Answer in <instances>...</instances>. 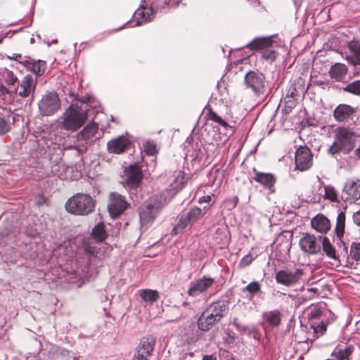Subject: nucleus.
<instances>
[{
	"label": "nucleus",
	"mask_w": 360,
	"mask_h": 360,
	"mask_svg": "<svg viewBox=\"0 0 360 360\" xmlns=\"http://www.w3.org/2000/svg\"><path fill=\"white\" fill-rule=\"evenodd\" d=\"M91 236L98 242L103 241L107 237L104 224L103 222L98 223L92 229Z\"/></svg>",
	"instance_id": "obj_36"
},
{
	"label": "nucleus",
	"mask_w": 360,
	"mask_h": 360,
	"mask_svg": "<svg viewBox=\"0 0 360 360\" xmlns=\"http://www.w3.org/2000/svg\"><path fill=\"white\" fill-rule=\"evenodd\" d=\"M207 117L209 120L217 123L222 127H224L225 129L230 127L229 124L226 121L223 120L220 116L218 115L217 113L214 112L212 109H210L207 113Z\"/></svg>",
	"instance_id": "obj_43"
},
{
	"label": "nucleus",
	"mask_w": 360,
	"mask_h": 360,
	"mask_svg": "<svg viewBox=\"0 0 360 360\" xmlns=\"http://www.w3.org/2000/svg\"><path fill=\"white\" fill-rule=\"evenodd\" d=\"M126 179L124 184L128 191L131 198L134 202H139L141 195L139 193L143 179V173L137 163L129 165L125 169Z\"/></svg>",
	"instance_id": "obj_4"
},
{
	"label": "nucleus",
	"mask_w": 360,
	"mask_h": 360,
	"mask_svg": "<svg viewBox=\"0 0 360 360\" xmlns=\"http://www.w3.org/2000/svg\"><path fill=\"white\" fill-rule=\"evenodd\" d=\"M163 206L162 197L158 195H152L148 200L139 208V219L141 228H147Z\"/></svg>",
	"instance_id": "obj_6"
},
{
	"label": "nucleus",
	"mask_w": 360,
	"mask_h": 360,
	"mask_svg": "<svg viewBox=\"0 0 360 360\" xmlns=\"http://www.w3.org/2000/svg\"><path fill=\"white\" fill-rule=\"evenodd\" d=\"M354 350V347L352 345H347L344 348L338 345L335 347L330 356H333L335 360H349Z\"/></svg>",
	"instance_id": "obj_34"
},
{
	"label": "nucleus",
	"mask_w": 360,
	"mask_h": 360,
	"mask_svg": "<svg viewBox=\"0 0 360 360\" xmlns=\"http://www.w3.org/2000/svg\"><path fill=\"white\" fill-rule=\"evenodd\" d=\"M184 230H183L179 226L176 224L172 229L171 231V234L172 236H176L177 234L183 233Z\"/></svg>",
	"instance_id": "obj_54"
},
{
	"label": "nucleus",
	"mask_w": 360,
	"mask_h": 360,
	"mask_svg": "<svg viewBox=\"0 0 360 360\" xmlns=\"http://www.w3.org/2000/svg\"><path fill=\"white\" fill-rule=\"evenodd\" d=\"M348 68L346 65L340 63H336L331 65L328 75L332 79H335L337 82L347 83V81H345L346 78Z\"/></svg>",
	"instance_id": "obj_29"
},
{
	"label": "nucleus",
	"mask_w": 360,
	"mask_h": 360,
	"mask_svg": "<svg viewBox=\"0 0 360 360\" xmlns=\"http://www.w3.org/2000/svg\"><path fill=\"white\" fill-rule=\"evenodd\" d=\"M27 360H41L39 353H30L27 356Z\"/></svg>",
	"instance_id": "obj_56"
},
{
	"label": "nucleus",
	"mask_w": 360,
	"mask_h": 360,
	"mask_svg": "<svg viewBox=\"0 0 360 360\" xmlns=\"http://www.w3.org/2000/svg\"><path fill=\"white\" fill-rule=\"evenodd\" d=\"M328 309L325 303H317L311 305L306 311L307 324L313 329L314 333L318 335H322L326 331L327 324L325 322Z\"/></svg>",
	"instance_id": "obj_3"
},
{
	"label": "nucleus",
	"mask_w": 360,
	"mask_h": 360,
	"mask_svg": "<svg viewBox=\"0 0 360 360\" xmlns=\"http://www.w3.org/2000/svg\"><path fill=\"white\" fill-rule=\"evenodd\" d=\"M155 14V11L151 6H144L143 10L140 12V18L137 19L135 26L141 25L143 22L150 21Z\"/></svg>",
	"instance_id": "obj_37"
},
{
	"label": "nucleus",
	"mask_w": 360,
	"mask_h": 360,
	"mask_svg": "<svg viewBox=\"0 0 360 360\" xmlns=\"http://www.w3.org/2000/svg\"><path fill=\"white\" fill-rule=\"evenodd\" d=\"M155 342V339L151 336L142 338L131 360H148V357L152 355Z\"/></svg>",
	"instance_id": "obj_17"
},
{
	"label": "nucleus",
	"mask_w": 360,
	"mask_h": 360,
	"mask_svg": "<svg viewBox=\"0 0 360 360\" xmlns=\"http://www.w3.org/2000/svg\"><path fill=\"white\" fill-rule=\"evenodd\" d=\"M319 240H321V246L323 252L330 259H333L340 264L339 255L335 247L330 243L327 236H319Z\"/></svg>",
	"instance_id": "obj_33"
},
{
	"label": "nucleus",
	"mask_w": 360,
	"mask_h": 360,
	"mask_svg": "<svg viewBox=\"0 0 360 360\" xmlns=\"http://www.w3.org/2000/svg\"><path fill=\"white\" fill-rule=\"evenodd\" d=\"M295 103L296 100H294L293 98L285 99V106L283 109V111L285 114L290 113L292 111V110L295 108Z\"/></svg>",
	"instance_id": "obj_48"
},
{
	"label": "nucleus",
	"mask_w": 360,
	"mask_h": 360,
	"mask_svg": "<svg viewBox=\"0 0 360 360\" xmlns=\"http://www.w3.org/2000/svg\"><path fill=\"white\" fill-rule=\"evenodd\" d=\"M305 91L304 80L301 77L297 78L289 86L285 99L293 98L294 100L297 101L299 98L304 96Z\"/></svg>",
	"instance_id": "obj_26"
},
{
	"label": "nucleus",
	"mask_w": 360,
	"mask_h": 360,
	"mask_svg": "<svg viewBox=\"0 0 360 360\" xmlns=\"http://www.w3.org/2000/svg\"><path fill=\"white\" fill-rule=\"evenodd\" d=\"M60 105L58 94L55 91H49L38 102L39 113L43 117L52 116L58 111Z\"/></svg>",
	"instance_id": "obj_8"
},
{
	"label": "nucleus",
	"mask_w": 360,
	"mask_h": 360,
	"mask_svg": "<svg viewBox=\"0 0 360 360\" xmlns=\"http://www.w3.org/2000/svg\"><path fill=\"white\" fill-rule=\"evenodd\" d=\"M324 198L332 202H340L338 193L334 186L331 185L324 186Z\"/></svg>",
	"instance_id": "obj_41"
},
{
	"label": "nucleus",
	"mask_w": 360,
	"mask_h": 360,
	"mask_svg": "<svg viewBox=\"0 0 360 360\" xmlns=\"http://www.w3.org/2000/svg\"><path fill=\"white\" fill-rule=\"evenodd\" d=\"M253 260V257L251 254H247L240 261L238 266L240 268H245L249 266Z\"/></svg>",
	"instance_id": "obj_51"
},
{
	"label": "nucleus",
	"mask_w": 360,
	"mask_h": 360,
	"mask_svg": "<svg viewBox=\"0 0 360 360\" xmlns=\"http://www.w3.org/2000/svg\"><path fill=\"white\" fill-rule=\"evenodd\" d=\"M248 1H250L252 4H254L256 6L259 5V0H248Z\"/></svg>",
	"instance_id": "obj_62"
},
{
	"label": "nucleus",
	"mask_w": 360,
	"mask_h": 360,
	"mask_svg": "<svg viewBox=\"0 0 360 360\" xmlns=\"http://www.w3.org/2000/svg\"><path fill=\"white\" fill-rule=\"evenodd\" d=\"M344 91L354 96H360V79L348 83L341 88Z\"/></svg>",
	"instance_id": "obj_42"
},
{
	"label": "nucleus",
	"mask_w": 360,
	"mask_h": 360,
	"mask_svg": "<svg viewBox=\"0 0 360 360\" xmlns=\"http://www.w3.org/2000/svg\"><path fill=\"white\" fill-rule=\"evenodd\" d=\"M241 290L242 292L247 293V298L252 300L255 296L262 293L261 284L257 281H253L243 287Z\"/></svg>",
	"instance_id": "obj_35"
},
{
	"label": "nucleus",
	"mask_w": 360,
	"mask_h": 360,
	"mask_svg": "<svg viewBox=\"0 0 360 360\" xmlns=\"http://www.w3.org/2000/svg\"><path fill=\"white\" fill-rule=\"evenodd\" d=\"M354 155L360 160V147L354 150Z\"/></svg>",
	"instance_id": "obj_60"
},
{
	"label": "nucleus",
	"mask_w": 360,
	"mask_h": 360,
	"mask_svg": "<svg viewBox=\"0 0 360 360\" xmlns=\"http://www.w3.org/2000/svg\"><path fill=\"white\" fill-rule=\"evenodd\" d=\"M187 180L188 176H186V174H185V173L183 171H178L175 176V179L171 184V187L172 189L175 190L176 191H178L179 190L183 188Z\"/></svg>",
	"instance_id": "obj_38"
},
{
	"label": "nucleus",
	"mask_w": 360,
	"mask_h": 360,
	"mask_svg": "<svg viewBox=\"0 0 360 360\" xmlns=\"http://www.w3.org/2000/svg\"><path fill=\"white\" fill-rule=\"evenodd\" d=\"M51 172L54 176H56L59 178H61L63 176V171L60 169V166L58 165H56L52 167Z\"/></svg>",
	"instance_id": "obj_52"
},
{
	"label": "nucleus",
	"mask_w": 360,
	"mask_h": 360,
	"mask_svg": "<svg viewBox=\"0 0 360 360\" xmlns=\"http://www.w3.org/2000/svg\"><path fill=\"white\" fill-rule=\"evenodd\" d=\"M238 201V197H235L234 200H233L234 206L236 205Z\"/></svg>",
	"instance_id": "obj_63"
},
{
	"label": "nucleus",
	"mask_w": 360,
	"mask_h": 360,
	"mask_svg": "<svg viewBox=\"0 0 360 360\" xmlns=\"http://www.w3.org/2000/svg\"><path fill=\"white\" fill-rule=\"evenodd\" d=\"M254 176L252 178L262 185L266 189H268L271 193L275 192V184L276 182V177L271 173H265L257 171L255 168L253 169Z\"/></svg>",
	"instance_id": "obj_22"
},
{
	"label": "nucleus",
	"mask_w": 360,
	"mask_h": 360,
	"mask_svg": "<svg viewBox=\"0 0 360 360\" xmlns=\"http://www.w3.org/2000/svg\"><path fill=\"white\" fill-rule=\"evenodd\" d=\"M143 150L148 155H154L158 153L156 144L153 141H147L143 144Z\"/></svg>",
	"instance_id": "obj_44"
},
{
	"label": "nucleus",
	"mask_w": 360,
	"mask_h": 360,
	"mask_svg": "<svg viewBox=\"0 0 360 360\" xmlns=\"http://www.w3.org/2000/svg\"><path fill=\"white\" fill-rule=\"evenodd\" d=\"M219 321L214 318L211 314L205 310L199 316L197 323L198 328L202 331L210 330Z\"/></svg>",
	"instance_id": "obj_32"
},
{
	"label": "nucleus",
	"mask_w": 360,
	"mask_h": 360,
	"mask_svg": "<svg viewBox=\"0 0 360 360\" xmlns=\"http://www.w3.org/2000/svg\"><path fill=\"white\" fill-rule=\"evenodd\" d=\"M208 208V206H204L203 209H201L203 212V215L205 214V210Z\"/></svg>",
	"instance_id": "obj_64"
},
{
	"label": "nucleus",
	"mask_w": 360,
	"mask_h": 360,
	"mask_svg": "<svg viewBox=\"0 0 360 360\" xmlns=\"http://www.w3.org/2000/svg\"><path fill=\"white\" fill-rule=\"evenodd\" d=\"M212 200V195H204V196H202L199 198V200L198 202L202 203V202H210Z\"/></svg>",
	"instance_id": "obj_57"
},
{
	"label": "nucleus",
	"mask_w": 360,
	"mask_h": 360,
	"mask_svg": "<svg viewBox=\"0 0 360 360\" xmlns=\"http://www.w3.org/2000/svg\"><path fill=\"white\" fill-rule=\"evenodd\" d=\"M340 199L349 202H354L360 199V180L346 181L341 192Z\"/></svg>",
	"instance_id": "obj_14"
},
{
	"label": "nucleus",
	"mask_w": 360,
	"mask_h": 360,
	"mask_svg": "<svg viewBox=\"0 0 360 360\" xmlns=\"http://www.w3.org/2000/svg\"><path fill=\"white\" fill-rule=\"evenodd\" d=\"M311 226L317 232L326 233L330 229V222L326 216L318 214L311 219Z\"/></svg>",
	"instance_id": "obj_31"
},
{
	"label": "nucleus",
	"mask_w": 360,
	"mask_h": 360,
	"mask_svg": "<svg viewBox=\"0 0 360 360\" xmlns=\"http://www.w3.org/2000/svg\"><path fill=\"white\" fill-rule=\"evenodd\" d=\"M271 37H257L244 46L251 50L264 49L262 52V58L269 62H273L278 56L277 52L269 47L272 44Z\"/></svg>",
	"instance_id": "obj_9"
},
{
	"label": "nucleus",
	"mask_w": 360,
	"mask_h": 360,
	"mask_svg": "<svg viewBox=\"0 0 360 360\" xmlns=\"http://www.w3.org/2000/svg\"><path fill=\"white\" fill-rule=\"evenodd\" d=\"M345 211H340L336 219V225L335 228V231L336 236L340 241V247L341 245H342V251L347 254L348 250L347 246L345 243V242L342 240L345 233Z\"/></svg>",
	"instance_id": "obj_28"
},
{
	"label": "nucleus",
	"mask_w": 360,
	"mask_h": 360,
	"mask_svg": "<svg viewBox=\"0 0 360 360\" xmlns=\"http://www.w3.org/2000/svg\"><path fill=\"white\" fill-rule=\"evenodd\" d=\"M98 131V126L95 122H91L85 126L77 135L78 141H83L86 144L88 141L93 142L97 139L96 134Z\"/></svg>",
	"instance_id": "obj_27"
},
{
	"label": "nucleus",
	"mask_w": 360,
	"mask_h": 360,
	"mask_svg": "<svg viewBox=\"0 0 360 360\" xmlns=\"http://www.w3.org/2000/svg\"><path fill=\"white\" fill-rule=\"evenodd\" d=\"M350 255L355 261H359L360 259V243H352L350 247Z\"/></svg>",
	"instance_id": "obj_45"
},
{
	"label": "nucleus",
	"mask_w": 360,
	"mask_h": 360,
	"mask_svg": "<svg viewBox=\"0 0 360 360\" xmlns=\"http://www.w3.org/2000/svg\"><path fill=\"white\" fill-rule=\"evenodd\" d=\"M192 151L188 150L191 153V157L194 161H200L203 159L205 153H207V159L212 158L215 154L214 150L217 149L214 143H210L206 148L202 147L201 142H196L192 145Z\"/></svg>",
	"instance_id": "obj_21"
},
{
	"label": "nucleus",
	"mask_w": 360,
	"mask_h": 360,
	"mask_svg": "<svg viewBox=\"0 0 360 360\" xmlns=\"http://www.w3.org/2000/svg\"><path fill=\"white\" fill-rule=\"evenodd\" d=\"M131 145V141L124 136L108 141L107 149L110 153L120 154L127 150Z\"/></svg>",
	"instance_id": "obj_25"
},
{
	"label": "nucleus",
	"mask_w": 360,
	"mask_h": 360,
	"mask_svg": "<svg viewBox=\"0 0 360 360\" xmlns=\"http://www.w3.org/2000/svg\"><path fill=\"white\" fill-rule=\"evenodd\" d=\"M202 360H217L215 357L213 356V355H206L203 356Z\"/></svg>",
	"instance_id": "obj_59"
},
{
	"label": "nucleus",
	"mask_w": 360,
	"mask_h": 360,
	"mask_svg": "<svg viewBox=\"0 0 360 360\" xmlns=\"http://www.w3.org/2000/svg\"><path fill=\"white\" fill-rule=\"evenodd\" d=\"M0 92L2 94H7L9 93V91L8 89L3 84H1L0 85Z\"/></svg>",
	"instance_id": "obj_58"
},
{
	"label": "nucleus",
	"mask_w": 360,
	"mask_h": 360,
	"mask_svg": "<svg viewBox=\"0 0 360 360\" xmlns=\"http://www.w3.org/2000/svg\"><path fill=\"white\" fill-rule=\"evenodd\" d=\"M229 307V302L228 300H219L210 304L205 311L220 321L228 314Z\"/></svg>",
	"instance_id": "obj_23"
},
{
	"label": "nucleus",
	"mask_w": 360,
	"mask_h": 360,
	"mask_svg": "<svg viewBox=\"0 0 360 360\" xmlns=\"http://www.w3.org/2000/svg\"><path fill=\"white\" fill-rule=\"evenodd\" d=\"M202 216H203V212L201 208L193 207L187 212L179 216L177 224L184 230L187 226L196 221Z\"/></svg>",
	"instance_id": "obj_24"
},
{
	"label": "nucleus",
	"mask_w": 360,
	"mask_h": 360,
	"mask_svg": "<svg viewBox=\"0 0 360 360\" xmlns=\"http://www.w3.org/2000/svg\"><path fill=\"white\" fill-rule=\"evenodd\" d=\"M347 47L349 51V54L346 57L348 63L354 66L360 65V42L352 40L347 42Z\"/></svg>",
	"instance_id": "obj_30"
},
{
	"label": "nucleus",
	"mask_w": 360,
	"mask_h": 360,
	"mask_svg": "<svg viewBox=\"0 0 360 360\" xmlns=\"http://www.w3.org/2000/svg\"><path fill=\"white\" fill-rule=\"evenodd\" d=\"M8 58H9L10 60H17L18 63L19 61L23 60V57L21 54L19 53H13L11 56H8Z\"/></svg>",
	"instance_id": "obj_55"
},
{
	"label": "nucleus",
	"mask_w": 360,
	"mask_h": 360,
	"mask_svg": "<svg viewBox=\"0 0 360 360\" xmlns=\"http://www.w3.org/2000/svg\"><path fill=\"white\" fill-rule=\"evenodd\" d=\"M303 275L302 269L285 267L276 273L275 280L278 284L290 287L298 283Z\"/></svg>",
	"instance_id": "obj_10"
},
{
	"label": "nucleus",
	"mask_w": 360,
	"mask_h": 360,
	"mask_svg": "<svg viewBox=\"0 0 360 360\" xmlns=\"http://www.w3.org/2000/svg\"><path fill=\"white\" fill-rule=\"evenodd\" d=\"M28 71L35 75L37 80L42 76L46 70V62L42 60H35L29 56H24L23 60L19 61Z\"/></svg>",
	"instance_id": "obj_20"
},
{
	"label": "nucleus",
	"mask_w": 360,
	"mask_h": 360,
	"mask_svg": "<svg viewBox=\"0 0 360 360\" xmlns=\"http://www.w3.org/2000/svg\"><path fill=\"white\" fill-rule=\"evenodd\" d=\"M37 84V78H34L31 75H27L23 77L21 81L18 82L15 92L22 98L30 96L31 98L28 101L31 103L34 99Z\"/></svg>",
	"instance_id": "obj_11"
},
{
	"label": "nucleus",
	"mask_w": 360,
	"mask_h": 360,
	"mask_svg": "<svg viewBox=\"0 0 360 360\" xmlns=\"http://www.w3.org/2000/svg\"><path fill=\"white\" fill-rule=\"evenodd\" d=\"M51 351L53 354H56V356H61L62 357L68 356L70 353L68 349L60 347H53L51 348Z\"/></svg>",
	"instance_id": "obj_50"
},
{
	"label": "nucleus",
	"mask_w": 360,
	"mask_h": 360,
	"mask_svg": "<svg viewBox=\"0 0 360 360\" xmlns=\"http://www.w3.org/2000/svg\"><path fill=\"white\" fill-rule=\"evenodd\" d=\"M313 155L311 150L306 146H300L295 152V167L300 171L309 169L312 165Z\"/></svg>",
	"instance_id": "obj_13"
},
{
	"label": "nucleus",
	"mask_w": 360,
	"mask_h": 360,
	"mask_svg": "<svg viewBox=\"0 0 360 360\" xmlns=\"http://www.w3.org/2000/svg\"><path fill=\"white\" fill-rule=\"evenodd\" d=\"M214 283V279L213 278L204 276L190 283L188 295L193 297H197L212 287Z\"/></svg>",
	"instance_id": "obj_18"
},
{
	"label": "nucleus",
	"mask_w": 360,
	"mask_h": 360,
	"mask_svg": "<svg viewBox=\"0 0 360 360\" xmlns=\"http://www.w3.org/2000/svg\"><path fill=\"white\" fill-rule=\"evenodd\" d=\"M357 108L347 104H339L333 110L334 119L339 122H349L356 117Z\"/></svg>",
	"instance_id": "obj_16"
},
{
	"label": "nucleus",
	"mask_w": 360,
	"mask_h": 360,
	"mask_svg": "<svg viewBox=\"0 0 360 360\" xmlns=\"http://www.w3.org/2000/svg\"><path fill=\"white\" fill-rule=\"evenodd\" d=\"M353 221L354 224L360 226V209L353 214Z\"/></svg>",
	"instance_id": "obj_53"
},
{
	"label": "nucleus",
	"mask_w": 360,
	"mask_h": 360,
	"mask_svg": "<svg viewBox=\"0 0 360 360\" xmlns=\"http://www.w3.org/2000/svg\"><path fill=\"white\" fill-rule=\"evenodd\" d=\"M11 129L10 123L4 117H0V136L8 133Z\"/></svg>",
	"instance_id": "obj_47"
},
{
	"label": "nucleus",
	"mask_w": 360,
	"mask_h": 360,
	"mask_svg": "<svg viewBox=\"0 0 360 360\" xmlns=\"http://www.w3.org/2000/svg\"><path fill=\"white\" fill-rule=\"evenodd\" d=\"M0 75L4 78L5 83L9 86H15L18 82L13 72L7 68H0Z\"/></svg>",
	"instance_id": "obj_39"
},
{
	"label": "nucleus",
	"mask_w": 360,
	"mask_h": 360,
	"mask_svg": "<svg viewBox=\"0 0 360 360\" xmlns=\"http://www.w3.org/2000/svg\"><path fill=\"white\" fill-rule=\"evenodd\" d=\"M262 326L266 332L280 326L282 314L278 309L264 311L262 314Z\"/></svg>",
	"instance_id": "obj_19"
},
{
	"label": "nucleus",
	"mask_w": 360,
	"mask_h": 360,
	"mask_svg": "<svg viewBox=\"0 0 360 360\" xmlns=\"http://www.w3.org/2000/svg\"><path fill=\"white\" fill-rule=\"evenodd\" d=\"M355 141L353 131L349 127H338L334 131V141L328 148V153L333 157L340 153L347 155L354 150Z\"/></svg>",
	"instance_id": "obj_1"
},
{
	"label": "nucleus",
	"mask_w": 360,
	"mask_h": 360,
	"mask_svg": "<svg viewBox=\"0 0 360 360\" xmlns=\"http://www.w3.org/2000/svg\"><path fill=\"white\" fill-rule=\"evenodd\" d=\"M140 297L145 302H154L159 298V292L155 290L144 289L140 290Z\"/></svg>",
	"instance_id": "obj_40"
},
{
	"label": "nucleus",
	"mask_w": 360,
	"mask_h": 360,
	"mask_svg": "<svg viewBox=\"0 0 360 360\" xmlns=\"http://www.w3.org/2000/svg\"><path fill=\"white\" fill-rule=\"evenodd\" d=\"M308 290L310 292H314L316 294H319V290L316 288H311L308 289Z\"/></svg>",
	"instance_id": "obj_61"
},
{
	"label": "nucleus",
	"mask_w": 360,
	"mask_h": 360,
	"mask_svg": "<svg viewBox=\"0 0 360 360\" xmlns=\"http://www.w3.org/2000/svg\"><path fill=\"white\" fill-rule=\"evenodd\" d=\"M129 203L126 200L125 197L117 192H112L110 194L108 210L110 217L113 219L118 217L129 207Z\"/></svg>",
	"instance_id": "obj_12"
},
{
	"label": "nucleus",
	"mask_w": 360,
	"mask_h": 360,
	"mask_svg": "<svg viewBox=\"0 0 360 360\" xmlns=\"http://www.w3.org/2000/svg\"><path fill=\"white\" fill-rule=\"evenodd\" d=\"M244 85L255 96H261L266 93L265 75L259 70H249L244 77Z\"/></svg>",
	"instance_id": "obj_7"
},
{
	"label": "nucleus",
	"mask_w": 360,
	"mask_h": 360,
	"mask_svg": "<svg viewBox=\"0 0 360 360\" xmlns=\"http://www.w3.org/2000/svg\"><path fill=\"white\" fill-rule=\"evenodd\" d=\"M90 110L88 105L71 104L61 116V124L64 129L74 131L80 128L86 122Z\"/></svg>",
	"instance_id": "obj_2"
},
{
	"label": "nucleus",
	"mask_w": 360,
	"mask_h": 360,
	"mask_svg": "<svg viewBox=\"0 0 360 360\" xmlns=\"http://www.w3.org/2000/svg\"><path fill=\"white\" fill-rule=\"evenodd\" d=\"M95 207V202L92 198L87 194L76 193L65 203L66 210L72 214L86 215L92 212Z\"/></svg>",
	"instance_id": "obj_5"
},
{
	"label": "nucleus",
	"mask_w": 360,
	"mask_h": 360,
	"mask_svg": "<svg viewBox=\"0 0 360 360\" xmlns=\"http://www.w3.org/2000/svg\"><path fill=\"white\" fill-rule=\"evenodd\" d=\"M83 249L85 255H86L89 258L97 257L98 252L96 247L92 246L89 243H84Z\"/></svg>",
	"instance_id": "obj_46"
},
{
	"label": "nucleus",
	"mask_w": 360,
	"mask_h": 360,
	"mask_svg": "<svg viewBox=\"0 0 360 360\" xmlns=\"http://www.w3.org/2000/svg\"><path fill=\"white\" fill-rule=\"evenodd\" d=\"M319 242V236L316 237L313 234L305 233L304 236L300 240V249L308 255H317L321 251V245Z\"/></svg>",
	"instance_id": "obj_15"
},
{
	"label": "nucleus",
	"mask_w": 360,
	"mask_h": 360,
	"mask_svg": "<svg viewBox=\"0 0 360 360\" xmlns=\"http://www.w3.org/2000/svg\"><path fill=\"white\" fill-rule=\"evenodd\" d=\"M233 325L238 330L248 333L249 335H251L252 333H255V329H250L248 326H241L237 320H234L233 321Z\"/></svg>",
	"instance_id": "obj_49"
}]
</instances>
